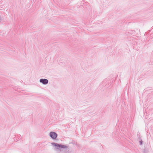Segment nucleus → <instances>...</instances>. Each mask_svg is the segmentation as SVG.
I'll return each mask as SVG.
<instances>
[{
	"label": "nucleus",
	"mask_w": 153,
	"mask_h": 153,
	"mask_svg": "<svg viewBox=\"0 0 153 153\" xmlns=\"http://www.w3.org/2000/svg\"><path fill=\"white\" fill-rule=\"evenodd\" d=\"M51 145L55 147V149H65L67 148L68 146L64 145H62V144H58L56 143H52Z\"/></svg>",
	"instance_id": "nucleus-1"
},
{
	"label": "nucleus",
	"mask_w": 153,
	"mask_h": 153,
	"mask_svg": "<svg viewBox=\"0 0 153 153\" xmlns=\"http://www.w3.org/2000/svg\"><path fill=\"white\" fill-rule=\"evenodd\" d=\"M49 136L52 139L55 140L57 138L58 134L55 132L51 131L49 133Z\"/></svg>",
	"instance_id": "nucleus-2"
},
{
	"label": "nucleus",
	"mask_w": 153,
	"mask_h": 153,
	"mask_svg": "<svg viewBox=\"0 0 153 153\" xmlns=\"http://www.w3.org/2000/svg\"><path fill=\"white\" fill-rule=\"evenodd\" d=\"M39 82L40 83L44 85L47 84L48 82V81L47 79H40Z\"/></svg>",
	"instance_id": "nucleus-3"
},
{
	"label": "nucleus",
	"mask_w": 153,
	"mask_h": 153,
	"mask_svg": "<svg viewBox=\"0 0 153 153\" xmlns=\"http://www.w3.org/2000/svg\"><path fill=\"white\" fill-rule=\"evenodd\" d=\"M69 151V149H66L64 152V153H69L68 152Z\"/></svg>",
	"instance_id": "nucleus-4"
},
{
	"label": "nucleus",
	"mask_w": 153,
	"mask_h": 153,
	"mask_svg": "<svg viewBox=\"0 0 153 153\" xmlns=\"http://www.w3.org/2000/svg\"><path fill=\"white\" fill-rule=\"evenodd\" d=\"M139 132H138V134H137V136H138V139H139V140H141V138H140V135H139Z\"/></svg>",
	"instance_id": "nucleus-5"
},
{
	"label": "nucleus",
	"mask_w": 153,
	"mask_h": 153,
	"mask_svg": "<svg viewBox=\"0 0 153 153\" xmlns=\"http://www.w3.org/2000/svg\"><path fill=\"white\" fill-rule=\"evenodd\" d=\"M3 21V18L1 17V16H0V23H2V22Z\"/></svg>",
	"instance_id": "nucleus-6"
},
{
	"label": "nucleus",
	"mask_w": 153,
	"mask_h": 153,
	"mask_svg": "<svg viewBox=\"0 0 153 153\" xmlns=\"http://www.w3.org/2000/svg\"><path fill=\"white\" fill-rule=\"evenodd\" d=\"M139 140V143H140V145H141L142 144V143H143V141L142 140Z\"/></svg>",
	"instance_id": "nucleus-7"
}]
</instances>
